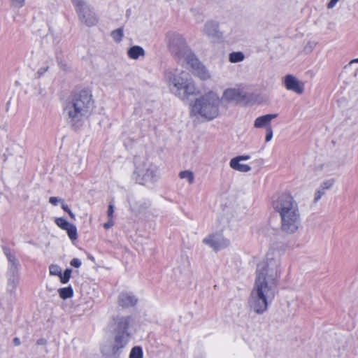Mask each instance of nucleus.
<instances>
[{
  "label": "nucleus",
  "mask_w": 358,
  "mask_h": 358,
  "mask_svg": "<svg viewBox=\"0 0 358 358\" xmlns=\"http://www.w3.org/2000/svg\"><path fill=\"white\" fill-rule=\"evenodd\" d=\"M272 206L279 213L280 230L286 235H294L301 228V213L296 199L289 193L274 196Z\"/></svg>",
  "instance_id": "f257e3e1"
},
{
  "label": "nucleus",
  "mask_w": 358,
  "mask_h": 358,
  "mask_svg": "<svg viewBox=\"0 0 358 358\" xmlns=\"http://www.w3.org/2000/svg\"><path fill=\"white\" fill-rule=\"evenodd\" d=\"M93 108L92 95L86 90L71 94L62 104L65 120L74 129L82 126L90 116Z\"/></svg>",
  "instance_id": "f03ea898"
},
{
  "label": "nucleus",
  "mask_w": 358,
  "mask_h": 358,
  "mask_svg": "<svg viewBox=\"0 0 358 358\" xmlns=\"http://www.w3.org/2000/svg\"><path fill=\"white\" fill-rule=\"evenodd\" d=\"M131 321L130 316L117 315L113 317L111 325L113 343L101 348V352L105 358H120L132 338Z\"/></svg>",
  "instance_id": "7ed1b4c3"
},
{
  "label": "nucleus",
  "mask_w": 358,
  "mask_h": 358,
  "mask_svg": "<svg viewBox=\"0 0 358 358\" xmlns=\"http://www.w3.org/2000/svg\"><path fill=\"white\" fill-rule=\"evenodd\" d=\"M166 38L171 53L180 59H182L191 68L194 74L203 80L210 78L209 72L188 48L182 35L176 32H169Z\"/></svg>",
  "instance_id": "20e7f679"
},
{
  "label": "nucleus",
  "mask_w": 358,
  "mask_h": 358,
  "mask_svg": "<svg viewBox=\"0 0 358 358\" xmlns=\"http://www.w3.org/2000/svg\"><path fill=\"white\" fill-rule=\"evenodd\" d=\"M268 263L264 261L257 264L255 288L252 291L249 301L250 308L257 313H263L268 306L266 295L268 291Z\"/></svg>",
  "instance_id": "39448f33"
},
{
  "label": "nucleus",
  "mask_w": 358,
  "mask_h": 358,
  "mask_svg": "<svg viewBox=\"0 0 358 358\" xmlns=\"http://www.w3.org/2000/svg\"><path fill=\"white\" fill-rule=\"evenodd\" d=\"M165 78L171 93L185 101L196 94V89L190 75L179 69L168 70Z\"/></svg>",
  "instance_id": "423d86ee"
},
{
  "label": "nucleus",
  "mask_w": 358,
  "mask_h": 358,
  "mask_svg": "<svg viewBox=\"0 0 358 358\" xmlns=\"http://www.w3.org/2000/svg\"><path fill=\"white\" fill-rule=\"evenodd\" d=\"M220 102V98L215 92H208L195 100L192 105V113L211 120L219 114Z\"/></svg>",
  "instance_id": "0eeeda50"
},
{
  "label": "nucleus",
  "mask_w": 358,
  "mask_h": 358,
  "mask_svg": "<svg viewBox=\"0 0 358 358\" xmlns=\"http://www.w3.org/2000/svg\"><path fill=\"white\" fill-rule=\"evenodd\" d=\"M133 178L140 185L152 183L157 180V167L148 159H135Z\"/></svg>",
  "instance_id": "6e6552de"
},
{
  "label": "nucleus",
  "mask_w": 358,
  "mask_h": 358,
  "mask_svg": "<svg viewBox=\"0 0 358 358\" xmlns=\"http://www.w3.org/2000/svg\"><path fill=\"white\" fill-rule=\"evenodd\" d=\"M72 3L80 20L87 26L92 27L96 24L98 20L95 13L85 0H72Z\"/></svg>",
  "instance_id": "1a4fd4ad"
},
{
  "label": "nucleus",
  "mask_w": 358,
  "mask_h": 358,
  "mask_svg": "<svg viewBox=\"0 0 358 358\" xmlns=\"http://www.w3.org/2000/svg\"><path fill=\"white\" fill-rule=\"evenodd\" d=\"M299 308L298 298L294 293H287L280 301V308L287 317H294Z\"/></svg>",
  "instance_id": "9d476101"
},
{
  "label": "nucleus",
  "mask_w": 358,
  "mask_h": 358,
  "mask_svg": "<svg viewBox=\"0 0 358 358\" xmlns=\"http://www.w3.org/2000/svg\"><path fill=\"white\" fill-rule=\"evenodd\" d=\"M203 243L213 248L215 251L222 250L229 245V241L224 238L221 233L208 235L203 240Z\"/></svg>",
  "instance_id": "9b49d317"
},
{
  "label": "nucleus",
  "mask_w": 358,
  "mask_h": 358,
  "mask_svg": "<svg viewBox=\"0 0 358 358\" xmlns=\"http://www.w3.org/2000/svg\"><path fill=\"white\" fill-rule=\"evenodd\" d=\"M223 99L229 101L250 103V95L240 89L229 88L224 91Z\"/></svg>",
  "instance_id": "f8f14e48"
},
{
  "label": "nucleus",
  "mask_w": 358,
  "mask_h": 358,
  "mask_svg": "<svg viewBox=\"0 0 358 358\" xmlns=\"http://www.w3.org/2000/svg\"><path fill=\"white\" fill-rule=\"evenodd\" d=\"M55 222L60 229L66 231L69 238L71 241L78 238V231L75 224L70 223L64 217H56Z\"/></svg>",
  "instance_id": "ddd939ff"
},
{
  "label": "nucleus",
  "mask_w": 358,
  "mask_h": 358,
  "mask_svg": "<svg viewBox=\"0 0 358 358\" xmlns=\"http://www.w3.org/2000/svg\"><path fill=\"white\" fill-rule=\"evenodd\" d=\"M283 83L287 90L298 94L303 92V84L292 75H287L283 78Z\"/></svg>",
  "instance_id": "4468645a"
},
{
  "label": "nucleus",
  "mask_w": 358,
  "mask_h": 358,
  "mask_svg": "<svg viewBox=\"0 0 358 358\" xmlns=\"http://www.w3.org/2000/svg\"><path fill=\"white\" fill-rule=\"evenodd\" d=\"M138 302V298L129 291H122L118 296V304L122 308L134 307Z\"/></svg>",
  "instance_id": "2eb2a0df"
},
{
  "label": "nucleus",
  "mask_w": 358,
  "mask_h": 358,
  "mask_svg": "<svg viewBox=\"0 0 358 358\" xmlns=\"http://www.w3.org/2000/svg\"><path fill=\"white\" fill-rule=\"evenodd\" d=\"M20 284V279H7L6 294L10 303H15L18 299L17 287Z\"/></svg>",
  "instance_id": "dca6fc26"
},
{
  "label": "nucleus",
  "mask_w": 358,
  "mask_h": 358,
  "mask_svg": "<svg viewBox=\"0 0 358 358\" xmlns=\"http://www.w3.org/2000/svg\"><path fill=\"white\" fill-rule=\"evenodd\" d=\"M203 32L210 38H220L222 37V33L219 31L218 23L215 21L206 22Z\"/></svg>",
  "instance_id": "f3484780"
},
{
  "label": "nucleus",
  "mask_w": 358,
  "mask_h": 358,
  "mask_svg": "<svg viewBox=\"0 0 358 358\" xmlns=\"http://www.w3.org/2000/svg\"><path fill=\"white\" fill-rule=\"evenodd\" d=\"M230 167L236 171L241 172H248L251 167L248 164H241L238 158H232L229 162Z\"/></svg>",
  "instance_id": "a211bd4d"
},
{
  "label": "nucleus",
  "mask_w": 358,
  "mask_h": 358,
  "mask_svg": "<svg viewBox=\"0 0 358 358\" xmlns=\"http://www.w3.org/2000/svg\"><path fill=\"white\" fill-rule=\"evenodd\" d=\"M127 55L130 59H138L145 55V50L139 45H133L127 50Z\"/></svg>",
  "instance_id": "6ab92c4d"
},
{
  "label": "nucleus",
  "mask_w": 358,
  "mask_h": 358,
  "mask_svg": "<svg viewBox=\"0 0 358 358\" xmlns=\"http://www.w3.org/2000/svg\"><path fill=\"white\" fill-rule=\"evenodd\" d=\"M3 252L8 259V266H20L19 261L10 249L6 246L2 247Z\"/></svg>",
  "instance_id": "aec40b11"
},
{
  "label": "nucleus",
  "mask_w": 358,
  "mask_h": 358,
  "mask_svg": "<svg viewBox=\"0 0 358 358\" xmlns=\"http://www.w3.org/2000/svg\"><path fill=\"white\" fill-rule=\"evenodd\" d=\"M280 262L278 260H274L273 263V267L270 268V278H272V280L275 282L277 281L278 278L280 277Z\"/></svg>",
  "instance_id": "412c9836"
},
{
  "label": "nucleus",
  "mask_w": 358,
  "mask_h": 358,
  "mask_svg": "<svg viewBox=\"0 0 358 358\" xmlns=\"http://www.w3.org/2000/svg\"><path fill=\"white\" fill-rule=\"evenodd\" d=\"M58 294L59 297L66 300L71 298L73 296V289L71 285L65 287H62L58 289Z\"/></svg>",
  "instance_id": "4be33fe9"
},
{
  "label": "nucleus",
  "mask_w": 358,
  "mask_h": 358,
  "mask_svg": "<svg viewBox=\"0 0 358 358\" xmlns=\"http://www.w3.org/2000/svg\"><path fill=\"white\" fill-rule=\"evenodd\" d=\"M129 203L131 208V210L134 212H140L145 208H147L150 205V201H144L142 202L139 201L136 205L133 204L132 201L129 200Z\"/></svg>",
  "instance_id": "5701e85b"
},
{
  "label": "nucleus",
  "mask_w": 358,
  "mask_h": 358,
  "mask_svg": "<svg viewBox=\"0 0 358 358\" xmlns=\"http://www.w3.org/2000/svg\"><path fill=\"white\" fill-rule=\"evenodd\" d=\"M180 179L186 180L189 185L194 182V174L190 170H184L179 173L178 175Z\"/></svg>",
  "instance_id": "b1692460"
},
{
  "label": "nucleus",
  "mask_w": 358,
  "mask_h": 358,
  "mask_svg": "<svg viewBox=\"0 0 358 358\" xmlns=\"http://www.w3.org/2000/svg\"><path fill=\"white\" fill-rule=\"evenodd\" d=\"M245 59L244 54L241 51L232 52L229 55V60L231 63H238Z\"/></svg>",
  "instance_id": "393cba45"
},
{
  "label": "nucleus",
  "mask_w": 358,
  "mask_h": 358,
  "mask_svg": "<svg viewBox=\"0 0 358 358\" xmlns=\"http://www.w3.org/2000/svg\"><path fill=\"white\" fill-rule=\"evenodd\" d=\"M129 358H143V350L141 346H134L129 352Z\"/></svg>",
  "instance_id": "a878e982"
},
{
  "label": "nucleus",
  "mask_w": 358,
  "mask_h": 358,
  "mask_svg": "<svg viewBox=\"0 0 358 358\" xmlns=\"http://www.w3.org/2000/svg\"><path fill=\"white\" fill-rule=\"evenodd\" d=\"M268 125V114L264 115L257 117L254 123L256 128H262Z\"/></svg>",
  "instance_id": "bb28decb"
},
{
  "label": "nucleus",
  "mask_w": 358,
  "mask_h": 358,
  "mask_svg": "<svg viewBox=\"0 0 358 358\" xmlns=\"http://www.w3.org/2000/svg\"><path fill=\"white\" fill-rule=\"evenodd\" d=\"M20 266H8V271L6 273L7 279H20Z\"/></svg>",
  "instance_id": "cd10ccee"
},
{
  "label": "nucleus",
  "mask_w": 358,
  "mask_h": 358,
  "mask_svg": "<svg viewBox=\"0 0 358 358\" xmlns=\"http://www.w3.org/2000/svg\"><path fill=\"white\" fill-rule=\"evenodd\" d=\"M72 273V269L70 268H66L64 272H61V275H59V280L62 284H66L71 277Z\"/></svg>",
  "instance_id": "c85d7f7f"
},
{
  "label": "nucleus",
  "mask_w": 358,
  "mask_h": 358,
  "mask_svg": "<svg viewBox=\"0 0 358 358\" xmlns=\"http://www.w3.org/2000/svg\"><path fill=\"white\" fill-rule=\"evenodd\" d=\"M110 36L116 43H120V41H122L124 36L123 28L120 27L113 30L111 32Z\"/></svg>",
  "instance_id": "c756f323"
},
{
  "label": "nucleus",
  "mask_w": 358,
  "mask_h": 358,
  "mask_svg": "<svg viewBox=\"0 0 358 358\" xmlns=\"http://www.w3.org/2000/svg\"><path fill=\"white\" fill-rule=\"evenodd\" d=\"M62 271V267L57 264H52L49 266V272L51 275L59 277Z\"/></svg>",
  "instance_id": "7c9ffc66"
},
{
  "label": "nucleus",
  "mask_w": 358,
  "mask_h": 358,
  "mask_svg": "<svg viewBox=\"0 0 358 358\" xmlns=\"http://www.w3.org/2000/svg\"><path fill=\"white\" fill-rule=\"evenodd\" d=\"M336 180L334 178H329L324 180L320 187L325 191L331 189L335 185Z\"/></svg>",
  "instance_id": "2f4dec72"
},
{
  "label": "nucleus",
  "mask_w": 358,
  "mask_h": 358,
  "mask_svg": "<svg viewBox=\"0 0 358 358\" xmlns=\"http://www.w3.org/2000/svg\"><path fill=\"white\" fill-rule=\"evenodd\" d=\"M317 43L314 41L307 40L304 42L303 50L306 53L311 52L316 47Z\"/></svg>",
  "instance_id": "473e14b6"
},
{
  "label": "nucleus",
  "mask_w": 358,
  "mask_h": 358,
  "mask_svg": "<svg viewBox=\"0 0 358 358\" xmlns=\"http://www.w3.org/2000/svg\"><path fill=\"white\" fill-rule=\"evenodd\" d=\"M325 193L326 191L320 186L315 192L314 201L317 203L325 194Z\"/></svg>",
  "instance_id": "72a5a7b5"
},
{
  "label": "nucleus",
  "mask_w": 358,
  "mask_h": 358,
  "mask_svg": "<svg viewBox=\"0 0 358 358\" xmlns=\"http://www.w3.org/2000/svg\"><path fill=\"white\" fill-rule=\"evenodd\" d=\"M62 210L67 213L69 215V217L72 219V220H76V216H75V214L71 211V210L70 209V208L69 207V206L64 203H62Z\"/></svg>",
  "instance_id": "f704fd0d"
},
{
  "label": "nucleus",
  "mask_w": 358,
  "mask_h": 358,
  "mask_svg": "<svg viewBox=\"0 0 358 358\" xmlns=\"http://www.w3.org/2000/svg\"><path fill=\"white\" fill-rule=\"evenodd\" d=\"M11 6L15 8H20L23 7L25 0H10Z\"/></svg>",
  "instance_id": "c9c22d12"
},
{
  "label": "nucleus",
  "mask_w": 358,
  "mask_h": 358,
  "mask_svg": "<svg viewBox=\"0 0 358 358\" xmlns=\"http://www.w3.org/2000/svg\"><path fill=\"white\" fill-rule=\"evenodd\" d=\"M114 210H115V207H114L113 203L112 202H110L108 204V210H107L108 218L113 219Z\"/></svg>",
  "instance_id": "e433bc0d"
},
{
  "label": "nucleus",
  "mask_w": 358,
  "mask_h": 358,
  "mask_svg": "<svg viewBox=\"0 0 358 358\" xmlns=\"http://www.w3.org/2000/svg\"><path fill=\"white\" fill-rule=\"evenodd\" d=\"M70 265L74 268H79L82 265V262L78 258H73L71 260Z\"/></svg>",
  "instance_id": "4c0bfd02"
},
{
  "label": "nucleus",
  "mask_w": 358,
  "mask_h": 358,
  "mask_svg": "<svg viewBox=\"0 0 358 358\" xmlns=\"http://www.w3.org/2000/svg\"><path fill=\"white\" fill-rule=\"evenodd\" d=\"M62 201V203L63 202V199H59L58 197H56V196H51L50 197L49 199V202L52 204L53 206H57L59 202Z\"/></svg>",
  "instance_id": "58836bf2"
},
{
  "label": "nucleus",
  "mask_w": 358,
  "mask_h": 358,
  "mask_svg": "<svg viewBox=\"0 0 358 358\" xmlns=\"http://www.w3.org/2000/svg\"><path fill=\"white\" fill-rule=\"evenodd\" d=\"M108 222L103 224V227L105 229H109L114 225L113 219H112V218H110V219L108 218Z\"/></svg>",
  "instance_id": "ea45409f"
},
{
  "label": "nucleus",
  "mask_w": 358,
  "mask_h": 358,
  "mask_svg": "<svg viewBox=\"0 0 358 358\" xmlns=\"http://www.w3.org/2000/svg\"><path fill=\"white\" fill-rule=\"evenodd\" d=\"M339 1L340 0H330L329 2L327 4V8L328 9L334 8Z\"/></svg>",
  "instance_id": "a19ab883"
},
{
  "label": "nucleus",
  "mask_w": 358,
  "mask_h": 358,
  "mask_svg": "<svg viewBox=\"0 0 358 358\" xmlns=\"http://www.w3.org/2000/svg\"><path fill=\"white\" fill-rule=\"evenodd\" d=\"M48 69V66H42V67H40L37 71V73L41 76L42 75H43Z\"/></svg>",
  "instance_id": "79ce46f5"
},
{
  "label": "nucleus",
  "mask_w": 358,
  "mask_h": 358,
  "mask_svg": "<svg viewBox=\"0 0 358 358\" xmlns=\"http://www.w3.org/2000/svg\"><path fill=\"white\" fill-rule=\"evenodd\" d=\"M235 158H238V160H240V161H245V160H248L250 159V156L249 155H240V156L236 157Z\"/></svg>",
  "instance_id": "37998d69"
},
{
  "label": "nucleus",
  "mask_w": 358,
  "mask_h": 358,
  "mask_svg": "<svg viewBox=\"0 0 358 358\" xmlns=\"http://www.w3.org/2000/svg\"><path fill=\"white\" fill-rule=\"evenodd\" d=\"M37 345H43L46 343V340L45 338H39L36 341Z\"/></svg>",
  "instance_id": "c03bdc74"
},
{
  "label": "nucleus",
  "mask_w": 358,
  "mask_h": 358,
  "mask_svg": "<svg viewBox=\"0 0 358 358\" xmlns=\"http://www.w3.org/2000/svg\"><path fill=\"white\" fill-rule=\"evenodd\" d=\"M317 168L320 169V170H322L324 172H327V166L326 164H321V165H319L317 166Z\"/></svg>",
  "instance_id": "a18cd8bd"
},
{
  "label": "nucleus",
  "mask_w": 358,
  "mask_h": 358,
  "mask_svg": "<svg viewBox=\"0 0 358 358\" xmlns=\"http://www.w3.org/2000/svg\"><path fill=\"white\" fill-rule=\"evenodd\" d=\"M13 343H14V345H15V346H18V345H20V343H21L20 338H17V337L14 338V339H13Z\"/></svg>",
  "instance_id": "49530a36"
},
{
  "label": "nucleus",
  "mask_w": 358,
  "mask_h": 358,
  "mask_svg": "<svg viewBox=\"0 0 358 358\" xmlns=\"http://www.w3.org/2000/svg\"><path fill=\"white\" fill-rule=\"evenodd\" d=\"M265 141L268 142V129L266 130L265 134Z\"/></svg>",
  "instance_id": "de8ad7c7"
},
{
  "label": "nucleus",
  "mask_w": 358,
  "mask_h": 358,
  "mask_svg": "<svg viewBox=\"0 0 358 358\" xmlns=\"http://www.w3.org/2000/svg\"><path fill=\"white\" fill-rule=\"evenodd\" d=\"M183 259H184V260H185V262L186 266H189V261H188L187 257H183Z\"/></svg>",
  "instance_id": "09e8293b"
},
{
  "label": "nucleus",
  "mask_w": 358,
  "mask_h": 358,
  "mask_svg": "<svg viewBox=\"0 0 358 358\" xmlns=\"http://www.w3.org/2000/svg\"><path fill=\"white\" fill-rule=\"evenodd\" d=\"M277 116H278L277 114H273V115L270 114V120L273 118H275Z\"/></svg>",
  "instance_id": "8fccbe9b"
},
{
  "label": "nucleus",
  "mask_w": 358,
  "mask_h": 358,
  "mask_svg": "<svg viewBox=\"0 0 358 358\" xmlns=\"http://www.w3.org/2000/svg\"><path fill=\"white\" fill-rule=\"evenodd\" d=\"M272 135H273V134H272V131H270V136H269L270 140H271V138H272Z\"/></svg>",
  "instance_id": "3c124183"
},
{
  "label": "nucleus",
  "mask_w": 358,
  "mask_h": 358,
  "mask_svg": "<svg viewBox=\"0 0 358 358\" xmlns=\"http://www.w3.org/2000/svg\"><path fill=\"white\" fill-rule=\"evenodd\" d=\"M196 358H202V357H196Z\"/></svg>",
  "instance_id": "603ef678"
}]
</instances>
